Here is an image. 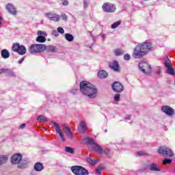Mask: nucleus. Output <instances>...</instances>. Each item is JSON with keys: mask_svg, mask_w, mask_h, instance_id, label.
Here are the masks:
<instances>
[{"mask_svg": "<svg viewBox=\"0 0 175 175\" xmlns=\"http://www.w3.org/2000/svg\"><path fill=\"white\" fill-rule=\"evenodd\" d=\"M79 87L81 94L85 95V96H88V98H90V99L96 98L98 90L92 84L88 81H83L80 83Z\"/></svg>", "mask_w": 175, "mask_h": 175, "instance_id": "nucleus-1", "label": "nucleus"}, {"mask_svg": "<svg viewBox=\"0 0 175 175\" xmlns=\"http://www.w3.org/2000/svg\"><path fill=\"white\" fill-rule=\"evenodd\" d=\"M152 50V45L150 42L139 43L134 49L133 57L137 59L143 58Z\"/></svg>", "mask_w": 175, "mask_h": 175, "instance_id": "nucleus-2", "label": "nucleus"}, {"mask_svg": "<svg viewBox=\"0 0 175 175\" xmlns=\"http://www.w3.org/2000/svg\"><path fill=\"white\" fill-rule=\"evenodd\" d=\"M11 163L13 165H18L21 169L27 167V161H23V155L20 153H16L12 157Z\"/></svg>", "mask_w": 175, "mask_h": 175, "instance_id": "nucleus-3", "label": "nucleus"}, {"mask_svg": "<svg viewBox=\"0 0 175 175\" xmlns=\"http://www.w3.org/2000/svg\"><path fill=\"white\" fill-rule=\"evenodd\" d=\"M46 50V46L43 44H33L29 48L30 54H38Z\"/></svg>", "mask_w": 175, "mask_h": 175, "instance_id": "nucleus-4", "label": "nucleus"}, {"mask_svg": "<svg viewBox=\"0 0 175 175\" xmlns=\"http://www.w3.org/2000/svg\"><path fill=\"white\" fill-rule=\"evenodd\" d=\"M71 171L75 175H89L90 172L84 167L80 165H75L71 167Z\"/></svg>", "mask_w": 175, "mask_h": 175, "instance_id": "nucleus-5", "label": "nucleus"}, {"mask_svg": "<svg viewBox=\"0 0 175 175\" xmlns=\"http://www.w3.org/2000/svg\"><path fill=\"white\" fill-rule=\"evenodd\" d=\"M139 69L144 75H148L151 74V66L146 62H141L139 64Z\"/></svg>", "mask_w": 175, "mask_h": 175, "instance_id": "nucleus-6", "label": "nucleus"}, {"mask_svg": "<svg viewBox=\"0 0 175 175\" xmlns=\"http://www.w3.org/2000/svg\"><path fill=\"white\" fill-rule=\"evenodd\" d=\"M163 61H164V65L167 68V73L168 75H171L172 76H174L175 75L174 70H173V68H172L173 64H172V62H170V60L169 59V57H164Z\"/></svg>", "mask_w": 175, "mask_h": 175, "instance_id": "nucleus-7", "label": "nucleus"}, {"mask_svg": "<svg viewBox=\"0 0 175 175\" xmlns=\"http://www.w3.org/2000/svg\"><path fill=\"white\" fill-rule=\"evenodd\" d=\"M158 152L161 155H164V157H173V151L166 146H161L159 148Z\"/></svg>", "mask_w": 175, "mask_h": 175, "instance_id": "nucleus-8", "label": "nucleus"}, {"mask_svg": "<svg viewBox=\"0 0 175 175\" xmlns=\"http://www.w3.org/2000/svg\"><path fill=\"white\" fill-rule=\"evenodd\" d=\"M102 9L105 13H114L116 12V5L112 3H105L102 6Z\"/></svg>", "mask_w": 175, "mask_h": 175, "instance_id": "nucleus-9", "label": "nucleus"}, {"mask_svg": "<svg viewBox=\"0 0 175 175\" xmlns=\"http://www.w3.org/2000/svg\"><path fill=\"white\" fill-rule=\"evenodd\" d=\"M38 37L36 38V40L38 43H44L46 42V38H47V33L43 31H38L37 32Z\"/></svg>", "mask_w": 175, "mask_h": 175, "instance_id": "nucleus-10", "label": "nucleus"}, {"mask_svg": "<svg viewBox=\"0 0 175 175\" xmlns=\"http://www.w3.org/2000/svg\"><path fill=\"white\" fill-rule=\"evenodd\" d=\"M161 110L167 116H170V117H172V116H174V109L169 105H164L161 107Z\"/></svg>", "mask_w": 175, "mask_h": 175, "instance_id": "nucleus-11", "label": "nucleus"}, {"mask_svg": "<svg viewBox=\"0 0 175 175\" xmlns=\"http://www.w3.org/2000/svg\"><path fill=\"white\" fill-rule=\"evenodd\" d=\"M63 131L66 133V136L70 139V140L73 139V134L72 133V131H70V128H69V126L66 124H63L62 125Z\"/></svg>", "mask_w": 175, "mask_h": 175, "instance_id": "nucleus-12", "label": "nucleus"}, {"mask_svg": "<svg viewBox=\"0 0 175 175\" xmlns=\"http://www.w3.org/2000/svg\"><path fill=\"white\" fill-rule=\"evenodd\" d=\"M112 89L113 91H115V92H122L124 91V86L122 84H121V83L115 81L112 84Z\"/></svg>", "mask_w": 175, "mask_h": 175, "instance_id": "nucleus-13", "label": "nucleus"}, {"mask_svg": "<svg viewBox=\"0 0 175 175\" xmlns=\"http://www.w3.org/2000/svg\"><path fill=\"white\" fill-rule=\"evenodd\" d=\"M45 16L51 21H59L61 18V16L54 13H46L45 14Z\"/></svg>", "mask_w": 175, "mask_h": 175, "instance_id": "nucleus-14", "label": "nucleus"}, {"mask_svg": "<svg viewBox=\"0 0 175 175\" xmlns=\"http://www.w3.org/2000/svg\"><path fill=\"white\" fill-rule=\"evenodd\" d=\"M52 124H53V125L55 126V131L57 133H58V135H59L62 142H66L65 136L62 133V131H61V129H59V125H58V124H57V122L54 121H52Z\"/></svg>", "mask_w": 175, "mask_h": 175, "instance_id": "nucleus-15", "label": "nucleus"}, {"mask_svg": "<svg viewBox=\"0 0 175 175\" xmlns=\"http://www.w3.org/2000/svg\"><path fill=\"white\" fill-rule=\"evenodd\" d=\"M5 8L8 12L10 13V14H12L13 16H16L17 14V10H16V8L14 7V5H13V4L8 3L5 6Z\"/></svg>", "mask_w": 175, "mask_h": 175, "instance_id": "nucleus-16", "label": "nucleus"}, {"mask_svg": "<svg viewBox=\"0 0 175 175\" xmlns=\"http://www.w3.org/2000/svg\"><path fill=\"white\" fill-rule=\"evenodd\" d=\"M2 73H6V75H8V76H10L11 77H14L16 76L13 70L10 68H0V75H2Z\"/></svg>", "mask_w": 175, "mask_h": 175, "instance_id": "nucleus-17", "label": "nucleus"}, {"mask_svg": "<svg viewBox=\"0 0 175 175\" xmlns=\"http://www.w3.org/2000/svg\"><path fill=\"white\" fill-rule=\"evenodd\" d=\"M109 68L114 70V72H120V65L118 61H113L112 63L109 64Z\"/></svg>", "mask_w": 175, "mask_h": 175, "instance_id": "nucleus-18", "label": "nucleus"}, {"mask_svg": "<svg viewBox=\"0 0 175 175\" xmlns=\"http://www.w3.org/2000/svg\"><path fill=\"white\" fill-rule=\"evenodd\" d=\"M33 169L36 170V172H42V170L44 169V167L42 163H36Z\"/></svg>", "mask_w": 175, "mask_h": 175, "instance_id": "nucleus-19", "label": "nucleus"}, {"mask_svg": "<svg viewBox=\"0 0 175 175\" xmlns=\"http://www.w3.org/2000/svg\"><path fill=\"white\" fill-rule=\"evenodd\" d=\"M1 55L2 58H4V59H6L10 57V53H9V51L7 49H3L1 52Z\"/></svg>", "mask_w": 175, "mask_h": 175, "instance_id": "nucleus-20", "label": "nucleus"}, {"mask_svg": "<svg viewBox=\"0 0 175 175\" xmlns=\"http://www.w3.org/2000/svg\"><path fill=\"white\" fill-rule=\"evenodd\" d=\"M107 76H108V74L105 70H100L98 72V77L100 79H106Z\"/></svg>", "mask_w": 175, "mask_h": 175, "instance_id": "nucleus-21", "label": "nucleus"}, {"mask_svg": "<svg viewBox=\"0 0 175 175\" xmlns=\"http://www.w3.org/2000/svg\"><path fill=\"white\" fill-rule=\"evenodd\" d=\"M151 172H161V168L158 167V164L152 163L150 165Z\"/></svg>", "mask_w": 175, "mask_h": 175, "instance_id": "nucleus-22", "label": "nucleus"}, {"mask_svg": "<svg viewBox=\"0 0 175 175\" xmlns=\"http://www.w3.org/2000/svg\"><path fill=\"white\" fill-rule=\"evenodd\" d=\"M79 126L81 129V133H84V132L87 131V124L85 123V121L82 120L79 124Z\"/></svg>", "mask_w": 175, "mask_h": 175, "instance_id": "nucleus-23", "label": "nucleus"}, {"mask_svg": "<svg viewBox=\"0 0 175 175\" xmlns=\"http://www.w3.org/2000/svg\"><path fill=\"white\" fill-rule=\"evenodd\" d=\"M93 150L96 151V152H103V148H102V146L95 144L94 146H92Z\"/></svg>", "mask_w": 175, "mask_h": 175, "instance_id": "nucleus-24", "label": "nucleus"}, {"mask_svg": "<svg viewBox=\"0 0 175 175\" xmlns=\"http://www.w3.org/2000/svg\"><path fill=\"white\" fill-rule=\"evenodd\" d=\"M20 54V55H24L27 53V48H25L24 46L21 45L19 46V49L17 51Z\"/></svg>", "mask_w": 175, "mask_h": 175, "instance_id": "nucleus-25", "label": "nucleus"}, {"mask_svg": "<svg viewBox=\"0 0 175 175\" xmlns=\"http://www.w3.org/2000/svg\"><path fill=\"white\" fill-rule=\"evenodd\" d=\"M83 140L85 143H87V144H90V146H94L95 144V142L92 138H84Z\"/></svg>", "mask_w": 175, "mask_h": 175, "instance_id": "nucleus-26", "label": "nucleus"}, {"mask_svg": "<svg viewBox=\"0 0 175 175\" xmlns=\"http://www.w3.org/2000/svg\"><path fill=\"white\" fill-rule=\"evenodd\" d=\"M65 39L67 40L68 42H73V40H75V37H73V35L70 33H66Z\"/></svg>", "mask_w": 175, "mask_h": 175, "instance_id": "nucleus-27", "label": "nucleus"}, {"mask_svg": "<svg viewBox=\"0 0 175 175\" xmlns=\"http://www.w3.org/2000/svg\"><path fill=\"white\" fill-rule=\"evenodd\" d=\"M122 23V21H118L111 25V28L112 29H116V28H118V27H120V25H121Z\"/></svg>", "mask_w": 175, "mask_h": 175, "instance_id": "nucleus-28", "label": "nucleus"}, {"mask_svg": "<svg viewBox=\"0 0 175 175\" xmlns=\"http://www.w3.org/2000/svg\"><path fill=\"white\" fill-rule=\"evenodd\" d=\"M86 161L90 163V165H92V166H94L95 165H96L98 161L94 159H91V158H87L86 159Z\"/></svg>", "mask_w": 175, "mask_h": 175, "instance_id": "nucleus-29", "label": "nucleus"}, {"mask_svg": "<svg viewBox=\"0 0 175 175\" xmlns=\"http://www.w3.org/2000/svg\"><path fill=\"white\" fill-rule=\"evenodd\" d=\"M46 49L48 51H51V53H55V51H57V48L53 45L46 46Z\"/></svg>", "mask_w": 175, "mask_h": 175, "instance_id": "nucleus-30", "label": "nucleus"}, {"mask_svg": "<svg viewBox=\"0 0 175 175\" xmlns=\"http://www.w3.org/2000/svg\"><path fill=\"white\" fill-rule=\"evenodd\" d=\"M7 161H8V156H5V155L0 156V165L6 163Z\"/></svg>", "mask_w": 175, "mask_h": 175, "instance_id": "nucleus-31", "label": "nucleus"}, {"mask_svg": "<svg viewBox=\"0 0 175 175\" xmlns=\"http://www.w3.org/2000/svg\"><path fill=\"white\" fill-rule=\"evenodd\" d=\"M65 151H66V152H68V154H75V149H73V148H72V147L66 146Z\"/></svg>", "mask_w": 175, "mask_h": 175, "instance_id": "nucleus-32", "label": "nucleus"}, {"mask_svg": "<svg viewBox=\"0 0 175 175\" xmlns=\"http://www.w3.org/2000/svg\"><path fill=\"white\" fill-rule=\"evenodd\" d=\"M18 49H20V44L18 43H14L12 46V51L15 53H17L18 51Z\"/></svg>", "mask_w": 175, "mask_h": 175, "instance_id": "nucleus-33", "label": "nucleus"}, {"mask_svg": "<svg viewBox=\"0 0 175 175\" xmlns=\"http://www.w3.org/2000/svg\"><path fill=\"white\" fill-rule=\"evenodd\" d=\"M37 120L40 122H47L49 121L47 118H46L44 116H39Z\"/></svg>", "mask_w": 175, "mask_h": 175, "instance_id": "nucleus-34", "label": "nucleus"}, {"mask_svg": "<svg viewBox=\"0 0 175 175\" xmlns=\"http://www.w3.org/2000/svg\"><path fill=\"white\" fill-rule=\"evenodd\" d=\"M114 54H115V55H117V56L122 55H124V51L119 49H116L114 51Z\"/></svg>", "mask_w": 175, "mask_h": 175, "instance_id": "nucleus-35", "label": "nucleus"}, {"mask_svg": "<svg viewBox=\"0 0 175 175\" xmlns=\"http://www.w3.org/2000/svg\"><path fill=\"white\" fill-rule=\"evenodd\" d=\"M167 163L168 164L172 163V159H165L163 161V165H167Z\"/></svg>", "mask_w": 175, "mask_h": 175, "instance_id": "nucleus-36", "label": "nucleus"}, {"mask_svg": "<svg viewBox=\"0 0 175 175\" xmlns=\"http://www.w3.org/2000/svg\"><path fill=\"white\" fill-rule=\"evenodd\" d=\"M146 154L147 153L143 151H139L136 152L137 157H143V155H146Z\"/></svg>", "mask_w": 175, "mask_h": 175, "instance_id": "nucleus-37", "label": "nucleus"}, {"mask_svg": "<svg viewBox=\"0 0 175 175\" xmlns=\"http://www.w3.org/2000/svg\"><path fill=\"white\" fill-rule=\"evenodd\" d=\"M88 5H90V2L88 0H84L83 1V8L85 9H87V8H88Z\"/></svg>", "mask_w": 175, "mask_h": 175, "instance_id": "nucleus-38", "label": "nucleus"}, {"mask_svg": "<svg viewBox=\"0 0 175 175\" xmlns=\"http://www.w3.org/2000/svg\"><path fill=\"white\" fill-rule=\"evenodd\" d=\"M57 32L58 33H65V30L64 29V28L59 27L57 28Z\"/></svg>", "mask_w": 175, "mask_h": 175, "instance_id": "nucleus-39", "label": "nucleus"}, {"mask_svg": "<svg viewBox=\"0 0 175 175\" xmlns=\"http://www.w3.org/2000/svg\"><path fill=\"white\" fill-rule=\"evenodd\" d=\"M124 59H125V61H129L131 59V55L128 53L125 54L124 55Z\"/></svg>", "mask_w": 175, "mask_h": 175, "instance_id": "nucleus-40", "label": "nucleus"}, {"mask_svg": "<svg viewBox=\"0 0 175 175\" xmlns=\"http://www.w3.org/2000/svg\"><path fill=\"white\" fill-rule=\"evenodd\" d=\"M52 35H53V36H59V33H58V30H53Z\"/></svg>", "mask_w": 175, "mask_h": 175, "instance_id": "nucleus-41", "label": "nucleus"}, {"mask_svg": "<svg viewBox=\"0 0 175 175\" xmlns=\"http://www.w3.org/2000/svg\"><path fill=\"white\" fill-rule=\"evenodd\" d=\"M62 3L64 5V6H68V5H69L68 0H62Z\"/></svg>", "mask_w": 175, "mask_h": 175, "instance_id": "nucleus-42", "label": "nucleus"}, {"mask_svg": "<svg viewBox=\"0 0 175 175\" xmlns=\"http://www.w3.org/2000/svg\"><path fill=\"white\" fill-rule=\"evenodd\" d=\"M61 17H62V20H68V16H66V14H62L61 15Z\"/></svg>", "mask_w": 175, "mask_h": 175, "instance_id": "nucleus-43", "label": "nucleus"}, {"mask_svg": "<svg viewBox=\"0 0 175 175\" xmlns=\"http://www.w3.org/2000/svg\"><path fill=\"white\" fill-rule=\"evenodd\" d=\"M114 100L118 101L120 100V94H116L114 96Z\"/></svg>", "mask_w": 175, "mask_h": 175, "instance_id": "nucleus-44", "label": "nucleus"}, {"mask_svg": "<svg viewBox=\"0 0 175 175\" xmlns=\"http://www.w3.org/2000/svg\"><path fill=\"white\" fill-rule=\"evenodd\" d=\"M100 172H101V168L100 167H98L96 170V173L97 174H100Z\"/></svg>", "mask_w": 175, "mask_h": 175, "instance_id": "nucleus-45", "label": "nucleus"}, {"mask_svg": "<svg viewBox=\"0 0 175 175\" xmlns=\"http://www.w3.org/2000/svg\"><path fill=\"white\" fill-rule=\"evenodd\" d=\"M24 128H25V124H22L21 126H20V129H24Z\"/></svg>", "mask_w": 175, "mask_h": 175, "instance_id": "nucleus-46", "label": "nucleus"}, {"mask_svg": "<svg viewBox=\"0 0 175 175\" xmlns=\"http://www.w3.org/2000/svg\"><path fill=\"white\" fill-rule=\"evenodd\" d=\"M24 62V58H21L18 60V64H23Z\"/></svg>", "mask_w": 175, "mask_h": 175, "instance_id": "nucleus-47", "label": "nucleus"}, {"mask_svg": "<svg viewBox=\"0 0 175 175\" xmlns=\"http://www.w3.org/2000/svg\"><path fill=\"white\" fill-rule=\"evenodd\" d=\"M132 116H128L127 117L125 118V120H131Z\"/></svg>", "mask_w": 175, "mask_h": 175, "instance_id": "nucleus-48", "label": "nucleus"}, {"mask_svg": "<svg viewBox=\"0 0 175 175\" xmlns=\"http://www.w3.org/2000/svg\"><path fill=\"white\" fill-rule=\"evenodd\" d=\"M2 17L0 16V27L2 25Z\"/></svg>", "mask_w": 175, "mask_h": 175, "instance_id": "nucleus-49", "label": "nucleus"}, {"mask_svg": "<svg viewBox=\"0 0 175 175\" xmlns=\"http://www.w3.org/2000/svg\"><path fill=\"white\" fill-rule=\"evenodd\" d=\"M77 92V90H75L74 92H72V94H76Z\"/></svg>", "mask_w": 175, "mask_h": 175, "instance_id": "nucleus-50", "label": "nucleus"}, {"mask_svg": "<svg viewBox=\"0 0 175 175\" xmlns=\"http://www.w3.org/2000/svg\"><path fill=\"white\" fill-rule=\"evenodd\" d=\"M30 175H36V174H35V173L33 172H31Z\"/></svg>", "mask_w": 175, "mask_h": 175, "instance_id": "nucleus-51", "label": "nucleus"}, {"mask_svg": "<svg viewBox=\"0 0 175 175\" xmlns=\"http://www.w3.org/2000/svg\"><path fill=\"white\" fill-rule=\"evenodd\" d=\"M105 132H107V130H105Z\"/></svg>", "mask_w": 175, "mask_h": 175, "instance_id": "nucleus-52", "label": "nucleus"}, {"mask_svg": "<svg viewBox=\"0 0 175 175\" xmlns=\"http://www.w3.org/2000/svg\"><path fill=\"white\" fill-rule=\"evenodd\" d=\"M107 152H109V150H107Z\"/></svg>", "mask_w": 175, "mask_h": 175, "instance_id": "nucleus-53", "label": "nucleus"}]
</instances>
